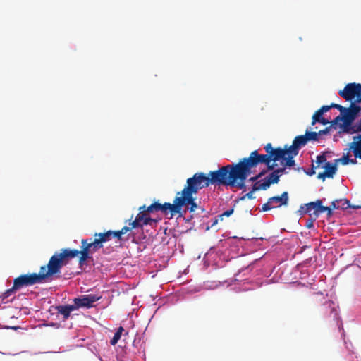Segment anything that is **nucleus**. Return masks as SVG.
<instances>
[{"label":"nucleus","mask_w":361,"mask_h":361,"mask_svg":"<svg viewBox=\"0 0 361 361\" xmlns=\"http://www.w3.org/2000/svg\"><path fill=\"white\" fill-rule=\"evenodd\" d=\"M68 253L55 252L49 259L47 265L40 267L39 273L21 274L13 280V285L0 296L2 300H6L18 290L25 286H31L37 283L51 281L53 277L60 274L61 268L68 263L66 260Z\"/></svg>","instance_id":"1"},{"label":"nucleus","mask_w":361,"mask_h":361,"mask_svg":"<svg viewBox=\"0 0 361 361\" xmlns=\"http://www.w3.org/2000/svg\"><path fill=\"white\" fill-rule=\"evenodd\" d=\"M267 154H259L257 150L252 152L248 157L240 159L238 164L242 171H252L253 168L259 164H264L268 171L273 170L276 166V162L282 160L284 162L283 152L281 147H273L271 143L267 144L264 147Z\"/></svg>","instance_id":"2"},{"label":"nucleus","mask_w":361,"mask_h":361,"mask_svg":"<svg viewBox=\"0 0 361 361\" xmlns=\"http://www.w3.org/2000/svg\"><path fill=\"white\" fill-rule=\"evenodd\" d=\"M94 236L95 238L93 241H89L87 239H82L81 240L80 250L68 248L61 249V252L71 254L69 255L70 256L66 258L68 264L71 259L80 255L78 264L82 267L88 259L92 258L90 254L103 247V243L109 241L112 238L111 231L104 233H96Z\"/></svg>","instance_id":"3"},{"label":"nucleus","mask_w":361,"mask_h":361,"mask_svg":"<svg viewBox=\"0 0 361 361\" xmlns=\"http://www.w3.org/2000/svg\"><path fill=\"white\" fill-rule=\"evenodd\" d=\"M360 111V106L351 102L350 106L345 108L342 116H338L331 121V125L338 126L339 133L353 135L357 127L361 123V118L357 122H354Z\"/></svg>","instance_id":"4"},{"label":"nucleus","mask_w":361,"mask_h":361,"mask_svg":"<svg viewBox=\"0 0 361 361\" xmlns=\"http://www.w3.org/2000/svg\"><path fill=\"white\" fill-rule=\"evenodd\" d=\"M240 176L241 169L238 163L222 166L216 171H209L207 174L209 185H230Z\"/></svg>","instance_id":"5"},{"label":"nucleus","mask_w":361,"mask_h":361,"mask_svg":"<svg viewBox=\"0 0 361 361\" xmlns=\"http://www.w3.org/2000/svg\"><path fill=\"white\" fill-rule=\"evenodd\" d=\"M313 305L317 307L318 314L324 319L336 322L339 325L338 305L322 293H314L312 298Z\"/></svg>","instance_id":"6"},{"label":"nucleus","mask_w":361,"mask_h":361,"mask_svg":"<svg viewBox=\"0 0 361 361\" xmlns=\"http://www.w3.org/2000/svg\"><path fill=\"white\" fill-rule=\"evenodd\" d=\"M307 144V137L305 135L296 136L291 145H286L283 148H281L283 152L285 166L293 167L295 165L294 157H296L299 150Z\"/></svg>","instance_id":"7"},{"label":"nucleus","mask_w":361,"mask_h":361,"mask_svg":"<svg viewBox=\"0 0 361 361\" xmlns=\"http://www.w3.org/2000/svg\"><path fill=\"white\" fill-rule=\"evenodd\" d=\"M209 185L207 174L203 172H197L187 179L186 184L180 192L195 195L200 190Z\"/></svg>","instance_id":"8"},{"label":"nucleus","mask_w":361,"mask_h":361,"mask_svg":"<svg viewBox=\"0 0 361 361\" xmlns=\"http://www.w3.org/2000/svg\"><path fill=\"white\" fill-rule=\"evenodd\" d=\"M194 194L185 193L178 192L174 198V209H176V214H180L183 207L190 206V212H192L197 207L195 202V198L193 197Z\"/></svg>","instance_id":"9"},{"label":"nucleus","mask_w":361,"mask_h":361,"mask_svg":"<svg viewBox=\"0 0 361 361\" xmlns=\"http://www.w3.org/2000/svg\"><path fill=\"white\" fill-rule=\"evenodd\" d=\"M338 94L350 103L360 104L361 103V84L348 83L343 90L338 91Z\"/></svg>","instance_id":"10"},{"label":"nucleus","mask_w":361,"mask_h":361,"mask_svg":"<svg viewBox=\"0 0 361 361\" xmlns=\"http://www.w3.org/2000/svg\"><path fill=\"white\" fill-rule=\"evenodd\" d=\"M289 197L288 192H283L280 196H274L269 197L266 203L262 204V211L267 212L272 209L279 208L283 206H287Z\"/></svg>","instance_id":"11"},{"label":"nucleus","mask_w":361,"mask_h":361,"mask_svg":"<svg viewBox=\"0 0 361 361\" xmlns=\"http://www.w3.org/2000/svg\"><path fill=\"white\" fill-rule=\"evenodd\" d=\"M174 202L173 204H171L170 202H164V204H161L158 202H154L147 207V212H152V213L161 212L164 214L170 213L173 216L176 215V209H174Z\"/></svg>","instance_id":"12"},{"label":"nucleus","mask_w":361,"mask_h":361,"mask_svg":"<svg viewBox=\"0 0 361 361\" xmlns=\"http://www.w3.org/2000/svg\"><path fill=\"white\" fill-rule=\"evenodd\" d=\"M102 296L95 294L82 295L80 298L74 299V306L79 307L90 308L93 307L94 302L101 299Z\"/></svg>","instance_id":"13"},{"label":"nucleus","mask_w":361,"mask_h":361,"mask_svg":"<svg viewBox=\"0 0 361 361\" xmlns=\"http://www.w3.org/2000/svg\"><path fill=\"white\" fill-rule=\"evenodd\" d=\"M322 205V200H317L315 202H311L307 204H305L303 205H301L300 207V209L298 212L300 213V214H306L307 213H310L312 210H314L312 214L315 217H318L320 214L322 213V209H320V207H323Z\"/></svg>","instance_id":"14"},{"label":"nucleus","mask_w":361,"mask_h":361,"mask_svg":"<svg viewBox=\"0 0 361 361\" xmlns=\"http://www.w3.org/2000/svg\"><path fill=\"white\" fill-rule=\"evenodd\" d=\"M272 172L269 174L267 177H265L262 180H259L257 181L259 184L260 185L259 187H256L255 189H262V190H267L271 184L278 183L279 181V175H277L274 171V169L271 170Z\"/></svg>","instance_id":"15"},{"label":"nucleus","mask_w":361,"mask_h":361,"mask_svg":"<svg viewBox=\"0 0 361 361\" xmlns=\"http://www.w3.org/2000/svg\"><path fill=\"white\" fill-rule=\"evenodd\" d=\"M323 168H324V171L319 173L317 176L319 179H322L323 180H324L326 178H332L337 171V164L336 162H334V164H331L329 161H327L325 163Z\"/></svg>","instance_id":"16"},{"label":"nucleus","mask_w":361,"mask_h":361,"mask_svg":"<svg viewBox=\"0 0 361 361\" xmlns=\"http://www.w3.org/2000/svg\"><path fill=\"white\" fill-rule=\"evenodd\" d=\"M55 308L58 313L63 315V321L68 319L71 315V312L77 310V307H75L74 305H59Z\"/></svg>","instance_id":"17"},{"label":"nucleus","mask_w":361,"mask_h":361,"mask_svg":"<svg viewBox=\"0 0 361 361\" xmlns=\"http://www.w3.org/2000/svg\"><path fill=\"white\" fill-rule=\"evenodd\" d=\"M252 173V171H245L244 173L241 171V176L240 177H237L233 183V184H230L229 186L236 187L243 191L245 190V181L247 178Z\"/></svg>","instance_id":"18"},{"label":"nucleus","mask_w":361,"mask_h":361,"mask_svg":"<svg viewBox=\"0 0 361 361\" xmlns=\"http://www.w3.org/2000/svg\"><path fill=\"white\" fill-rule=\"evenodd\" d=\"M345 150H347V152L345 154H343L342 157L335 159L334 162H336V164H338V163H341L342 165H348L349 164H356L357 163V158L354 157V159H350V152L351 151H349L348 148L346 149Z\"/></svg>","instance_id":"19"},{"label":"nucleus","mask_w":361,"mask_h":361,"mask_svg":"<svg viewBox=\"0 0 361 361\" xmlns=\"http://www.w3.org/2000/svg\"><path fill=\"white\" fill-rule=\"evenodd\" d=\"M333 209H337L339 208L345 209L350 206L349 201L346 199L344 200H336L331 202L329 206Z\"/></svg>","instance_id":"20"},{"label":"nucleus","mask_w":361,"mask_h":361,"mask_svg":"<svg viewBox=\"0 0 361 361\" xmlns=\"http://www.w3.org/2000/svg\"><path fill=\"white\" fill-rule=\"evenodd\" d=\"M139 216L141 217L140 222L142 228L144 226L149 225L151 226H156L157 222L159 221V219H153L152 217H144L143 214L139 215Z\"/></svg>","instance_id":"21"},{"label":"nucleus","mask_w":361,"mask_h":361,"mask_svg":"<svg viewBox=\"0 0 361 361\" xmlns=\"http://www.w3.org/2000/svg\"><path fill=\"white\" fill-rule=\"evenodd\" d=\"M316 123H319L322 125H327L329 123L331 125V121L327 118H324L322 115H318L317 116L316 114H313L312 118V125L314 126Z\"/></svg>","instance_id":"22"},{"label":"nucleus","mask_w":361,"mask_h":361,"mask_svg":"<svg viewBox=\"0 0 361 361\" xmlns=\"http://www.w3.org/2000/svg\"><path fill=\"white\" fill-rule=\"evenodd\" d=\"M259 184L258 182H255V183L253 184L252 185V190L250 191L249 192L246 193L245 195H243L241 197H240V200H245V199H249V200H253L255 198V197L254 196L253 193L255 192V191H258V190H260L261 189H254L256 187H259Z\"/></svg>","instance_id":"23"},{"label":"nucleus","mask_w":361,"mask_h":361,"mask_svg":"<svg viewBox=\"0 0 361 361\" xmlns=\"http://www.w3.org/2000/svg\"><path fill=\"white\" fill-rule=\"evenodd\" d=\"M123 331L124 329L122 326H120L117 329L114 336L110 341L111 345H115L118 343Z\"/></svg>","instance_id":"24"},{"label":"nucleus","mask_w":361,"mask_h":361,"mask_svg":"<svg viewBox=\"0 0 361 361\" xmlns=\"http://www.w3.org/2000/svg\"><path fill=\"white\" fill-rule=\"evenodd\" d=\"M305 136L307 137V142L309 141H317L319 140L317 132H311L309 129L306 130Z\"/></svg>","instance_id":"25"},{"label":"nucleus","mask_w":361,"mask_h":361,"mask_svg":"<svg viewBox=\"0 0 361 361\" xmlns=\"http://www.w3.org/2000/svg\"><path fill=\"white\" fill-rule=\"evenodd\" d=\"M138 210L139 213L137 215L143 214L144 217H151L150 214H152V212H147V207H146L145 205L140 207Z\"/></svg>","instance_id":"26"},{"label":"nucleus","mask_w":361,"mask_h":361,"mask_svg":"<svg viewBox=\"0 0 361 361\" xmlns=\"http://www.w3.org/2000/svg\"><path fill=\"white\" fill-rule=\"evenodd\" d=\"M326 161V156L324 153L319 154L317 157L316 159V167H319L322 164H325Z\"/></svg>","instance_id":"27"},{"label":"nucleus","mask_w":361,"mask_h":361,"mask_svg":"<svg viewBox=\"0 0 361 361\" xmlns=\"http://www.w3.org/2000/svg\"><path fill=\"white\" fill-rule=\"evenodd\" d=\"M141 217L139 216V215H137L135 219L130 222L129 224L131 226L130 228H142L141 222H140Z\"/></svg>","instance_id":"28"},{"label":"nucleus","mask_w":361,"mask_h":361,"mask_svg":"<svg viewBox=\"0 0 361 361\" xmlns=\"http://www.w3.org/2000/svg\"><path fill=\"white\" fill-rule=\"evenodd\" d=\"M331 109V104L329 106H322L319 109H318L314 114L323 115L325 112H327Z\"/></svg>","instance_id":"29"},{"label":"nucleus","mask_w":361,"mask_h":361,"mask_svg":"<svg viewBox=\"0 0 361 361\" xmlns=\"http://www.w3.org/2000/svg\"><path fill=\"white\" fill-rule=\"evenodd\" d=\"M281 161V164L282 165V167L281 168H279V169H274V171L277 174L279 175V177L280 178L281 176L283 174V173H286V168L287 166H285L284 164L282 163V160H279Z\"/></svg>","instance_id":"30"},{"label":"nucleus","mask_w":361,"mask_h":361,"mask_svg":"<svg viewBox=\"0 0 361 361\" xmlns=\"http://www.w3.org/2000/svg\"><path fill=\"white\" fill-rule=\"evenodd\" d=\"M337 127L338 126L330 125V126L326 127L325 129L318 131L317 134L319 136L328 134L330 132L331 128H334L336 129Z\"/></svg>","instance_id":"31"},{"label":"nucleus","mask_w":361,"mask_h":361,"mask_svg":"<svg viewBox=\"0 0 361 361\" xmlns=\"http://www.w3.org/2000/svg\"><path fill=\"white\" fill-rule=\"evenodd\" d=\"M331 108H335L340 111L341 114L339 116H342L343 114V113L345 110V108H346L340 104H335V103H331Z\"/></svg>","instance_id":"32"},{"label":"nucleus","mask_w":361,"mask_h":361,"mask_svg":"<svg viewBox=\"0 0 361 361\" xmlns=\"http://www.w3.org/2000/svg\"><path fill=\"white\" fill-rule=\"evenodd\" d=\"M320 209H322V213L324 212H326L327 213V216L329 217L333 215V209H331L329 206V207H326V206H324L323 207H320Z\"/></svg>","instance_id":"33"},{"label":"nucleus","mask_w":361,"mask_h":361,"mask_svg":"<svg viewBox=\"0 0 361 361\" xmlns=\"http://www.w3.org/2000/svg\"><path fill=\"white\" fill-rule=\"evenodd\" d=\"M111 235H112V238H116L118 240H122V233H121L120 230L116 231H111Z\"/></svg>","instance_id":"34"},{"label":"nucleus","mask_w":361,"mask_h":361,"mask_svg":"<svg viewBox=\"0 0 361 361\" xmlns=\"http://www.w3.org/2000/svg\"><path fill=\"white\" fill-rule=\"evenodd\" d=\"M234 212V209L233 208L231 209H228L226 211H225L224 212L222 213V214H221L219 216V217L222 219L224 216H226V217H228L230 216Z\"/></svg>","instance_id":"35"},{"label":"nucleus","mask_w":361,"mask_h":361,"mask_svg":"<svg viewBox=\"0 0 361 361\" xmlns=\"http://www.w3.org/2000/svg\"><path fill=\"white\" fill-rule=\"evenodd\" d=\"M131 228L130 226H123L121 230V233H122V235L123 234H126V233H128V231H131Z\"/></svg>","instance_id":"36"},{"label":"nucleus","mask_w":361,"mask_h":361,"mask_svg":"<svg viewBox=\"0 0 361 361\" xmlns=\"http://www.w3.org/2000/svg\"><path fill=\"white\" fill-rule=\"evenodd\" d=\"M259 177H258V175H256L253 177H251L250 179H249V181H251V182H253L254 183H255V182H257L259 181Z\"/></svg>","instance_id":"37"},{"label":"nucleus","mask_w":361,"mask_h":361,"mask_svg":"<svg viewBox=\"0 0 361 361\" xmlns=\"http://www.w3.org/2000/svg\"><path fill=\"white\" fill-rule=\"evenodd\" d=\"M267 173V171L266 170H262V171H260L257 175H258V177L261 178L262 176H263L265 173Z\"/></svg>","instance_id":"38"},{"label":"nucleus","mask_w":361,"mask_h":361,"mask_svg":"<svg viewBox=\"0 0 361 361\" xmlns=\"http://www.w3.org/2000/svg\"><path fill=\"white\" fill-rule=\"evenodd\" d=\"M307 173L308 175H310V176H312V175H313V174H314V173H315V171H314V165H312V169L310 170V173Z\"/></svg>","instance_id":"39"},{"label":"nucleus","mask_w":361,"mask_h":361,"mask_svg":"<svg viewBox=\"0 0 361 361\" xmlns=\"http://www.w3.org/2000/svg\"><path fill=\"white\" fill-rule=\"evenodd\" d=\"M312 221H310L309 224H307V227L310 228L311 226H312Z\"/></svg>","instance_id":"40"},{"label":"nucleus","mask_w":361,"mask_h":361,"mask_svg":"<svg viewBox=\"0 0 361 361\" xmlns=\"http://www.w3.org/2000/svg\"><path fill=\"white\" fill-rule=\"evenodd\" d=\"M7 328L8 329L9 327H7ZM10 328L13 329H19L20 327H18V326H13V327H10Z\"/></svg>","instance_id":"41"}]
</instances>
